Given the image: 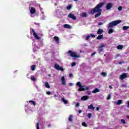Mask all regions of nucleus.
<instances>
[{"instance_id": "47", "label": "nucleus", "mask_w": 129, "mask_h": 129, "mask_svg": "<svg viewBox=\"0 0 129 129\" xmlns=\"http://www.w3.org/2000/svg\"><path fill=\"white\" fill-rule=\"evenodd\" d=\"M96 54V52H94L92 54V56H93V55H95Z\"/></svg>"}, {"instance_id": "40", "label": "nucleus", "mask_w": 129, "mask_h": 129, "mask_svg": "<svg viewBox=\"0 0 129 129\" xmlns=\"http://www.w3.org/2000/svg\"><path fill=\"white\" fill-rule=\"evenodd\" d=\"M91 115H92L91 113H89L88 114V116L89 118H91Z\"/></svg>"}, {"instance_id": "31", "label": "nucleus", "mask_w": 129, "mask_h": 129, "mask_svg": "<svg viewBox=\"0 0 129 129\" xmlns=\"http://www.w3.org/2000/svg\"><path fill=\"white\" fill-rule=\"evenodd\" d=\"M72 117H73V115H70V117L69 118L70 121H72V120H72Z\"/></svg>"}, {"instance_id": "27", "label": "nucleus", "mask_w": 129, "mask_h": 129, "mask_svg": "<svg viewBox=\"0 0 129 129\" xmlns=\"http://www.w3.org/2000/svg\"><path fill=\"white\" fill-rule=\"evenodd\" d=\"M31 80H32V81H36V80H37V79H36V78H35V77L32 76L31 77Z\"/></svg>"}, {"instance_id": "45", "label": "nucleus", "mask_w": 129, "mask_h": 129, "mask_svg": "<svg viewBox=\"0 0 129 129\" xmlns=\"http://www.w3.org/2000/svg\"><path fill=\"white\" fill-rule=\"evenodd\" d=\"M69 76H70V77L71 78V77H72V76H73V75L72 74H70Z\"/></svg>"}, {"instance_id": "16", "label": "nucleus", "mask_w": 129, "mask_h": 129, "mask_svg": "<svg viewBox=\"0 0 129 129\" xmlns=\"http://www.w3.org/2000/svg\"><path fill=\"white\" fill-rule=\"evenodd\" d=\"M81 16L83 18H85V17H87V14L85 12H83V13H82Z\"/></svg>"}, {"instance_id": "11", "label": "nucleus", "mask_w": 129, "mask_h": 129, "mask_svg": "<svg viewBox=\"0 0 129 129\" xmlns=\"http://www.w3.org/2000/svg\"><path fill=\"white\" fill-rule=\"evenodd\" d=\"M68 17L70 18L71 19H72V20H76V17H75V15L71 13L69 14Z\"/></svg>"}, {"instance_id": "51", "label": "nucleus", "mask_w": 129, "mask_h": 129, "mask_svg": "<svg viewBox=\"0 0 129 129\" xmlns=\"http://www.w3.org/2000/svg\"><path fill=\"white\" fill-rule=\"evenodd\" d=\"M128 105H127V107H128V108H129V101H128Z\"/></svg>"}, {"instance_id": "53", "label": "nucleus", "mask_w": 129, "mask_h": 129, "mask_svg": "<svg viewBox=\"0 0 129 129\" xmlns=\"http://www.w3.org/2000/svg\"><path fill=\"white\" fill-rule=\"evenodd\" d=\"M109 88H110V89H112V87L111 86H109Z\"/></svg>"}, {"instance_id": "37", "label": "nucleus", "mask_w": 129, "mask_h": 129, "mask_svg": "<svg viewBox=\"0 0 129 129\" xmlns=\"http://www.w3.org/2000/svg\"><path fill=\"white\" fill-rule=\"evenodd\" d=\"M72 67H74V66H76V63H75V62H73V63H72Z\"/></svg>"}, {"instance_id": "6", "label": "nucleus", "mask_w": 129, "mask_h": 129, "mask_svg": "<svg viewBox=\"0 0 129 129\" xmlns=\"http://www.w3.org/2000/svg\"><path fill=\"white\" fill-rule=\"evenodd\" d=\"M106 47V43L101 44L98 47V51L99 52H103V47Z\"/></svg>"}, {"instance_id": "23", "label": "nucleus", "mask_w": 129, "mask_h": 129, "mask_svg": "<svg viewBox=\"0 0 129 129\" xmlns=\"http://www.w3.org/2000/svg\"><path fill=\"white\" fill-rule=\"evenodd\" d=\"M45 86L46 88H50V85H49V83L47 82L45 83Z\"/></svg>"}, {"instance_id": "15", "label": "nucleus", "mask_w": 129, "mask_h": 129, "mask_svg": "<svg viewBox=\"0 0 129 129\" xmlns=\"http://www.w3.org/2000/svg\"><path fill=\"white\" fill-rule=\"evenodd\" d=\"M117 50H122V48H123V45H119L116 47Z\"/></svg>"}, {"instance_id": "22", "label": "nucleus", "mask_w": 129, "mask_h": 129, "mask_svg": "<svg viewBox=\"0 0 129 129\" xmlns=\"http://www.w3.org/2000/svg\"><path fill=\"white\" fill-rule=\"evenodd\" d=\"M36 65H32L31 67V70H32V71H35V70L36 69Z\"/></svg>"}, {"instance_id": "55", "label": "nucleus", "mask_w": 129, "mask_h": 129, "mask_svg": "<svg viewBox=\"0 0 129 129\" xmlns=\"http://www.w3.org/2000/svg\"><path fill=\"white\" fill-rule=\"evenodd\" d=\"M74 1H75V2H77V0H74Z\"/></svg>"}, {"instance_id": "26", "label": "nucleus", "mask_w": 129, "mask_h": 129, "mask_svg": "<svg viewBox=\"0 0 129 129\" xmlns=\"http://www.w3.org/2000/svg\"><path fill=\"white\" fill-rule=\"evenodd\" d=\"M102 37H103V35H100L97 37V40H100V39H102Z\"/></svg>"}, {"instance_id": "9", "label": "nucleus", "mask_w": 129, "mask_h": 129, "mask_svg": "<svg viewBox=\"0 0 129 129\" xmlns=\"http://www.w3.org/2000/svg\"><path fill=\"white\" fill-rule=\"evenodd\" d=\"M62 85H66V80H65V77L62 76L60 79Z\"/></svg>"}, {"instance_id": "25", "label": "nucleus", "mask_w": 129, "mask_h": 129, "mask_svg": "<svg viewBox=\"0 0 129 129\" xmlns=\"http://www.w3.org/2000/svg\"><path fill=\"white\" fill-rule=\"evenodd\" d=\"M112 33H113V29L111 28L108 30V34H112Z\"/></svg>"}, {"instance_id": "43", "label": "nucleus", "mask_w": 129, "mask_h": 129, "mask_svg": "<svg viewBox=\"0 0 129 129\" xmlns=\"http://www.w3.org/2000/svg\"><path fill=\"white\" fill-rule=\"evenodd\" d=\"M80 104L79 103H77L76 104V107H78V106H79Z\"/></svg>"}, {"instance_id": "29", "label": "nucleus", "mask_w": 129, "mask_h": 129, "mask_svg": "<svg viewBox=\"0 0 129 129\" xmlns=\"http://www.w3.org/2000/svg\"><path fill=\"white\" fill-rule=\"evenodd\" d=\"M29 103H32V104H33V105H36V102L34 101H30Z\"/></svg>"}, {"instance_id": "56", "label": "nucleus", "mask_w": 129, "mask_h": 129, "mask_svg": "<svg viewBox=\"0 0 129 129\" xmlns=\"http://www.w3.org/2000/svg\"><path fill=\"white\" fill-rule=\"evenodd\" d=\"M83 37H84H84H85V35H84Z\"/></svg>"}, {"instance_id": "8", "label": "nucleus", "mask_w": 129, "mask_h": 129, "mask_svg": "<svg viewBox=\"0 0 129 129\" xmlns=\"http://www.w3.org/2000/svg\"><path fill=\"white\" fill-rule=\"evenodd\" d=\"M113 6V5H112V3H108L106 6V9L107 11H108V10H110V9H111V8H112Z\"/></svg>"}, {"instance_id": "42", "label": "nucleus", "mask_w": 129, "mask_h": 129, "mask_svg": "<svg viewBox=\"0 0 129 129\" xmlns=\"http://www.w3.org/2000/svg\"><path fill=\"white\" fill-rule=\"evenodd\" d=\"M72 7L71 6V5H70L68 7H67V9L68 10H70V9H71Z\"/></svg>"}, {"instance_id": "2", "label": "nucleus", "mask_w": 129, "mask_h": 129, "mask_svg": "<svg viewBox=\"0 0 129 129\" xmlns=\"http://www.w3.org/2000/svg\"><path fill=\"white\" fill-rule=\"evenodd\" d=\"M120 23H121V20L114 21L111 22L109 24L108 28V29H110V28H113V27H115L116 25H118V24H120Z\"/></svg>"}, {"instance_id": "33", "label": "nucleus", "mask_w": 129, "mask_h": 129, "mask_svg": "<svg viewBox=\"0 0 129 129\" xmlns=\"http://www.w3.org/2000/svg\"><path fill=\"white\" fill-rule=\"evenodd\" d=\"M121 121L122 123H123L124 124H125L126 123V122H125V120H124V119H121Z\"/></svg>"}, {"instance_id": "5", "label": "nucleus", "mask_w": 129, "mask_h": 129, "mask_svg": "<svg viewBox=\"0 0 129 129\" xmlns=\"http://www.w3.org/2000/svg\"><path fill=\"white\" fill-rule=\"evenodd\" d=\"M30 15L32 18H34L36 16V9L33 7H31L30 9Z\"/></svg>"}, {"instance_id": "3", "label": "nucleus", "mask_w": 129, "mask_h": 129, "mask_svg": "<svg viewBox=\"0 0 129 129\" xmlns=\"http://www.w3.org/2000/svg\"><path fill=\"white\" fill-rule=\"evenodd\" d=\"M77 86L79 87L78 89L79 91H84V90H88V89H89V88L87 87L84 88V86L81 85V83L80 82L77 83Z\"/></svg>"}, {"instance_id": "14", "label": "nucleus", "mask_w": 129, "mask_h": 129, "mask_svg": "<svg viewBox=\"0 0 129 129\" xmlns=\"http://www.w3.org/2000/svg\"><path fill=\"white\" fill-rule=\"evenodd\" d=\"M88 109H92V110H94L95 109V108L93 107V105L91 104L88 107Z\"/></svg>"}, {"instance_id": "21", "label": "nucleus", "mask_w": 129, "mask_h": 129, "mask_svg": "<svg viewBox=\"0 0 129 129\" xmlns=\"http://www.w3.org/2000/svg\"><path fill=\"white\" fill-rule=\"evenodd\" d=\"M61 101H63L65 104H67V103H68V101L64 98L61 99Z\"/></svg>"}, {"instance_id": "17", "label": "nucleus", "mask_w": 129, "mask_h": 129, "mask_svg": "<svg viewBox=\"0 0 129 129\" xmlns=\"http://www.w3.org/2000/svg\"><path fill=\"white\" fill-rule=\"evenodd\" d=\"M99 89L96 88L92 91V93H97V92H99Z\"/></svg>"}, {"instance_id": "50", "label": "nucleus", "mask_w": 129, "mask_h": 129, "mask_svg": "<svg viewBox=\"0 0 129 129\" xmlns=\"http://www.w3.org/2000/svg\"><path fill=\"white\" fill-rule=\"evenodd\" d=\"M82 112V111L81 110H79V113H81Z\"/></svg>"}, {"instance_id": "32", "label": "nucleus", "mask_w": 129, "mask_h": 129, "mask_svg": "<svg viewBox=\"0 0 129 129\" xmlns=\"http://www.w3.org/2000/svg\"><path fill=\"white\" fill-rule=\"evenodd\" d=\"M89 38H90V35H87V36L86 37V40H89Z\"/></svg>"}, {"instance_id": "20", "label": "nucleus", "mask_w": 129, "mask_h": 129, "mask_svg": "<svg viewBox=\"0 0 129 129\" xmlns=\"http://www.w3.org/2000/svg\"><path fill=\"white\" fill-rule=\"evenodd\" d=\"M103 32V30L102 29H99L97 31V34L100 35V34H101Z\"/></svg>"}, {"instance_id": "48", "label": "nucleus", "mask_w": 129, "mask_h": 129, "mask_svg": "<svg viewBox=\"0 0 129 129\" xmlns=\"http://www.w3.org/2000/svg\"><path fill=\"white\" fill-rule=\"evenodd\" d=\"M69 85H70V86H73V83H70Z\"/></svg>"}, {"instance_id": "52", "label": "nucleus", "mask_w": 129, "mask_h": 129, "mask_svg": "<svg viewBox=\"0 0 129 129\" xmlns=\"http://www.w3.org/2000/svg\"><path fill=\"white\" fill-rule=\"evenodd\" d=\"M96 110H97V111L99 110V107H97L96 108Z\"/></svg>"}, {"instance_id": "18", "label": "nucleus", "mask_w": 129, "mask_h": 129, "mask_svg": "<svg viewBox=\"0 0 129 129\" xmlns=\"http://www.w3.org/2000/svg\"><path fill=\"white\" fill-rule=\"evenodd\" d=\"M63 27L66 29H71V26L68 24L63 25Z\"/></svg>"}, {"instance_id": "24", "label": "nucleus", "mask_w": 129, "mask_h": 129, "mask_svg": "<svg viewBox=\"0 0 129 129\" xmlns=\"http://www.w3.org/2000/svg\"><path fill=\"white\" fill-rule=\"evenodd\" d=\"M121 102H122V101H121V100H119L117 101L116 104H117V105H119V104H121Z\"/></svg>"}, {"instance_id": "46", "label": "nucleus", "mask_w": 129, "mask_h": 129, "mask_svg": "<svg viewBox=\"0 0 129 129\" xmlns=\"http://www.w3.org/2000/svg\"><path fill=\"white\" fill-rule=\"evenodd\" d=\"M101 25H103V24L101 22L99 23V26H101Z\"/></svg>"}, {"instance_id": "41", "label": "nucleus", "mask_w": 129, "mask_h": 129, "mask_svg": "<svg viewBox=\"0 0 129 129\" xmlns=\"http://www.w3.org/2000/svg\"><path fill=\"white\" fill-rule=\"evenodd\" d=\"M90 36L92 38H95V35H94V34H90Z\"/></svg>"}, {"instance_id": "35", "label": "nucleus", "mask_w": 129, "mask_h": 129, "mask_svg": "<svg viewBox=\"0 0 129 129\" xmlns=\"http://www.w3.org/2000/svg\"><path fill=\"white\" fill-rule=\"evenodd\" d=\"M121 10H122V7H121V6H119V7H118V10L119 11H121Z\"/></svg>"}, {"instance_id": "49", "label": "nucleus", "mask_w": 129, "mask_h": 129, "mask_svg": "<svg viewBox=\"0 0 129 129\" xmlns=\"http://www.w3.org/2000/svg\"><path fill=\"white\" fill-rule=\"evenodd\" d=\"M126 118H127V119H129V115H127L126 116Z\"/></svg>"}, {"instance_id": "1", "label": "nucleus", "mask_w": 129, "mask_h": 129, "mask_svg": "<svg viewBox=\"0 0 129 129\" xmlns=\"http://www.w3.org/2000/svg\"><path fill=\"white\" fill-rule=\"evenodd\" d=\"M104 5V3H99L95 7V8L90 10L89 14H90V15H93L95 13H98L95 15V18H98V17L101 15V12L102 11L100 8H102Z\"/></svg>"}, {"instance_id": "44", "label": "nucleus", "mask_w": 129, "mask_h": 129, "mask_svg": "<svg viewBox=\"0 0 129 129\" xmlns=\"http://www.w3.org/2000/svg\"><path fill=\"white\" fill-rule=\"evenodd\" d=\"M46 94H47L48 95H50V94H51V92H47Z\"/></svg>"}, {"instance_id": "12", "label": "nucleus", "mask_w": 129, "mask_h": 129, "mask_svg": "<svg viewBox=\"0 0 129 129\" xmlns=\"http://www.w3.org/2000/svg\"><path fill=\"white\" fill-rule=\"evenodd\" d=\"M89 99V97L88 96H84L81 98V100L83 101H85V100H88Z\"/></svg>"}, {"instance_id": "13", "label": "nucleus", "mask_w": 129, "mask_h": 129, "mask_svg": "<svg viewBox=\"0 0 129 129\" xmlns=\"http://www.w3.org/2000/svg\"><path fill=\"white\" fill-rule=\"evenodd\" d=\"M126 77H127L126 74L124 73L120 76V79H121V80H123V79H125Z\"/></svg>"}, {"instance_id": "38", "label": "nucleus", "mask_w": 129, "mask_h": 129, "mask_svg": "<svg viewBox=\"0 0 129 129\" xmlns=\"http://www.w3.org/2000/svg\"><path fill=\"white\" fill-rule=\"evenodd\" d=\"M36 128L40 129V128H39V123L38 122L36 123Z\"/></svg>"}, {"instance_id": "10", "label": "nucleus", "mask_w": 129, "mask_h": 129, "mask_svg": "<svg viewBox=\"0 0 129 129\" xmlns=\"http://www.w3.org/2000/svg\"><path fill=\"white\" fill-rule=\"evenodd\" d=\"M32 33L33 34V36H34V38H35V39H36V40H39V39H40V37H39L38 36V34H37L36 33V32L35 31V30H33Z\"/></svg>"}, {"instance_id": "7", "label": "nucleus", "mask_w": 129, "mask_h": 129, "mask_svg": "<svg viewBox=\"0 0 129 129\" xmlns=\"http://www.w3.org/2000/svg\"><path fill=\"white\" fill-rule=\"evenodd\" d=\"M54 68H55L56 70L62 71V72L64 71V69H63L62 67H60L57 63L54 64Z\"/></svg>"}, {"instance_id": "39", "label": "nucleus", "mask_w": 129, "mask_h": 129, "mask_svg": "<svg viewBox=\"0 0 129 129\" xmlns=\"http://www.w3.org/2000/svg\"><path fill=\"white\" fill-rule=\"evenodd\" d=\"M87 94H88V95H90L91 94V92L88 91L87 92Z\"/></svg>"}, {"instance_id": "36", "label": "nucleus", "mask_w": 129, "mask_h": 129, "mask_svg": "<svg viewBox=\"0 0 129 129\" xmlns=\"http://www.w3.org/2000/svg\"><path fill=\"white\" fill-rule=\"evenodd\" d=\"M82 124L83 126H85V127L87 126V125L85 122H83Z\"/></svg>"}, {"instance_id": "19", "label": "nucleus", "mask_w": 129, "mask_h": 129, "mask_svg": "<svg viewBox=\"0 0 129 129\" xmlns=\"http://www.w3.org/2000/svg\"><path fill=\"white\" fill-rule=\"evenodd\" d=\"M54 39L55 41H56V42L58 44L59 43V37H58L57 36H55V37H54Z\"/></svg>"}, {"instance_id": "28", "label": "nucleus", "mask_w": 129, "mask_h": 129, "mask_svg": "<svg viewBox=\"0 0 129 129\" xmlns=\"http://www.w3.org/2000/svg\"><path fill=\"white\" fill-rule=\"evenodd\" d=\"M128 29H129L128 26H123V30H124V31L127 30Z\"/></svg>"}, {"instance_id": "4", "label": "nucleus", "mask_w": 129, "mask_h": 129, "mask_svg": "<svg viewBox=\"0 0 129 129\" xmlns=\"http://www.w3.org/2000/svg\"><path fill=\"white\" fill-rule=\"evenodd\" d=\"M68 54L69 56L71 57H73V58H80V55L79 54H76V52H74L71 50L68 51Z\"/></svg>"}, {"instance_id": "34", "label": "nucleus", "mask_w": 129, "mask_h": 129, "mask_svg": "<svg viewBox=\"0 0 129 129\" xmlns=\"http://www.w3.org/2000/svg\"><path fill=\"white\" fill-rule=\"evenodd\" d=\"M110 98H111V96H110V95H108V97H107V99L108 100H109V99H110Z\"/></svg>"}, {"instance_id": "54", "label": "nucleus", "mask_w": 129, "mask_h": 129, "mask_svg": "<svg viewBox=\"0 0 129 129\" xmlns=\"http://www.w3.org/2000/svg\"><path fill=\"white\" fill-rule=\"evenodd\" d=\"M80 53H82V51H81V50L80 51Z\"/></svg>"}, {"instance_id": "30", "label": "nucleus", "mask_w": 129, "mask_h": 129, "mask_svg": "<svg viewBox=\"0 0 129 129\" xmlns=\"http://www.w3.org/2000/svg\"><path fill=\"white\" fill-rule=\"evenodd\" d=\"M102 76H104V77H105L106 76V73L103 72L101 73Z\"/></svg>"}]
</instances>
